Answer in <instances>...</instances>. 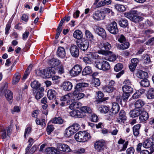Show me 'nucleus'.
I'll list each match as a JSON object with an SVG mask.
<instances>
[{
  "label": "nucleus",
  "instance_id": "obj_59",
  "mask_svg": "<svg viewBox=\"0 0 154 154\" xmlns=\"http://www.w3.org/2000/svg\"><path fill=\"white\" fill-rule=\"evenodd\" d=\"M11 27V22H9L6 25L5 29V34L7 35L9 33V31Z\"/></svg>",
  "mask_w": 154,
  "mask_h": 154
},
{
  "label": "nucleus",
  "instance_id": "obj_47",
  "mask_svg": "<svg viewBox=\"0 0 154 154\" xmlns=\"http://www.w3.org/2000/svg\"><path fill=\"white\" fill-rule=\"evenodd\" d=\"M41 85L37 81L35 80L31 82V87L34 89H37Z\"/></svg>",
  "mask_w": 154,
  "mask_h": 154
},
{
  "label": "nucleus",
  "instance_id": "obj_11",
  "mask_svg": "<svg viewBox=\"0 0 154 154\" xmlns=\"http://www.w3.org/2000/svg\"><path fill=\"white\" fill-rule=\"evenodd\" d=\"M105 15L103 11H95L92 15V17L94 20L99 21L103 20L105 17Z\"/></svg>",
  "mask_w": 154,
  "mask_h": 154
},
{
  "label": "nucleus",
  "instance_id": "obj_38",
  "mask_svg": "<svg viewBox=\"0 0 154 154\" xmlns=\"http://www.w3.org/2000/svg\"><path fill=\"white\" fill-rule=\"evenodd\" d=\"M142 58L144 63L145 64H149L151 62V59L150 57L147 54H143Z\"/></svg>",
  "mask_w": 154,
  "mask_h": 154
},
{
  "label": "nucleus",
  "instance_id": "obj_51",
  "mask_svg": "<svg viewBox=\"0 0 154 154\" xmlns=\"http://www.w3.org/2000/svg\"><path fill=\"white\" fill-rule=\"evenodd\" d=\"M80 109L82 111L85 113H91L92 112L91 109L87 106H82Z\"/></svg>",
  "mask_w": 154,
  "mask_h": 154
},
{
  "label": "nucleus",
  "instance_id": "obj_34",
  "mask_svg": "<svg viewBox=\"0 0 154 154\" xmlns=\"http://www.w3.org/2000/svg\"><path fill=\"white\" fill-rule=\"evenodd\" d=\"M145 104L144 101L141 99L137 100L134 103L135 106L137 108H140L143 106Z\"/></svg>",
  "mask_w": 154,
  "mask_h": 154
},
{
  "label": "nucleus",
  "instance_id": "obj_24",
  "mask_svg": "<svg viewBox=\"0 0 154 154\" xmlns=\"http://www.w3.org/2000/svg\"><path fill=\"white\" fill-rule=\"evenodd\" d=\"M136 75L137 77L140 79H145L148 77V74L146 72L141 70H139L137 71Z\"/></svg>",
  "mask_w": 154,
  "mask_h": 154
},
{
  "label": "nucleus",
  "instance_id": "obj_57",
  "mask_svg": "<svg viewBox=\"0 0 154 154\" xmlns=\"http://www.w3.org/2000/svg\"><path fill=\"white\" fill-rule=\"evenodd\" d=\"M35 73L37 75L42 76L44 78V69L43 70L38 69L36 71Z\"/></svg>",
  "mask_w": 154,
  "mask_h": 154
},
{
  "label": "nucleus",
  "instance_id": "obj_27",
  "mask_svg": "<svg viewBox=\"0 0 154 154\" xmlns=\"http://www.w3.org/2000/svg\"><path fill=\"white\" fill-rule=\"evenodd\" d=\"M145 90L143 89H140L137 91L132 96V98L134 99L139 98L144 93Z\"/></svg>",
  "mask_w": 154,
  "mask_h": 154
},
{
  "label": "nucleus",
  "instance_id": "obj_60",
  "mask_svg": "<svg viewBox=\"0 0 154 154\" xmlns=\"http://www.w3.org/2000/svg\"><path fill=\"white\" fill-rule=\"evenodd\" d=\"M43 95L44 94L43 92L38 91L36 93L35 96V98L37 100H38L42 97Z\"/></svg>",
  "mask_w": 154,
  "mask_h": 154
},
{
  "label": "nucleus",
  "instance_id": "obj_41",
  "mask_svg": "<svg viewBox=\"0 0 154 154\" xmlns=\"http://www.w3.org/2000/svg\"><path fill=\"white\" fill-rule=\"evenodd\" d=\"M98 110L101 113H106L109 111L108 108L106 106H100L98 108Z\"/></svg>",
  "mask_w": 154,
  "mask_h": 154
},
{
  "label": "nucleus",
  "instance_id": "obj_1",
  "mask_svg": "<svg viewBox=\"0 0 154 154\" xmlns=\"http://www.w3.org/2000/svg\"><path fill=\"white\" fill-rule=\"evenodd\" d=\"M88 84L85 83H79L77 84L75 88V90L72 93L73 94V102L74 101L80 99L85 96V94L81 92L83 87L88 86Z\"/></svg>",
  "mask_w": 154,
  "mask_h": 154
},
{
  "label": "nucleus",
  "instance_id": "obj_5",
  "mask_svg": "<svg viewBox=\"0 0 154 154\" xmlns=\"http://www.w3.org/2000/svg\"><path fill=\"white\" fill-rule=\"evenodd\" d=\"M95 66L97 69L103 71L108 70L110 68L109 62L105 60H103L101 62L98 61L95 62Z\"/></svg>",
  "mask_w": 154,
  "mask_h": 154
},
{
  "label": "nucleus",
  "instance_id": "obj_23",
  "mask_svg": "<svg viewBox=\"0 0 154 154\" xmlns=\"http://www.w3.org/2000/svg\"><path fill=\"white\" fill-rule=\"evenodd\" d=\"M49 63L51 67H54L60 64V61L58 59L53 58L49 61Z\"/></svg>",
  "mask_w": 154,
  "mask_h": 154
},
{
  "label": "nucleus",
  "instance_id": "obj_55",
  "mask_svg": "<svg viewBox=\"0 0 154 154\" xmlns=\"http://www.w3.org/2000/svg\"><path fill=\"white\" fill-rule=\"evenodd\" d=\"M123 68V65L121 63H118L116 64L114 68L115 71L118 72L121 70Z\"/></svg>",
  "mask_w": 154,
  "mask_h": 154
},
{
  "label": "nucleus",
  "instance_id": "obj_10",
  "mask_svg": "<svg viewBox=\"0 0 154 154\" xmlns=\"http://www.w3.org/2000/svg\"><path fill=\"white\" fill-rule=\"evenodd\" d=\"M127 119L126 113L123 110H121L119 112V116L117 119V122L121 124H123Z\"/></svg>",
  "mask_w": 154,
  "mask_h": 154
},
{
  "label": "nucleus",
  "instance_id": "obj_7",
  "mask_svg": "<svg viewBox=\"0 0 154 154\" xmlns=\"http://www.w3.org/2000/svg\"><path fill=\"white\" fill-rule=\"evenodd\" d=\"M124 85L122 87V89L123 92L129 93H132L133 88L131 87V84L130 80L127 79L124 82Z\"/></svg>",
  "mask_w": 154,
  "mask_h": 154
},
{
  "label": "nucleus",
  "instance_id": "obj_15",
  "mask_svg": "<svg viewBox=\"0 0 154 154\" xmlns=\"http://www.w3.org/2000/svg\"><path fill=\"white\" fill-rule=\"evenodd\" d=\"M104 146V142L103 140H99L94 143L95 149L98 151L100 152L103 149Z\"/></svg>",
  "mask_w": 154,
  "mask_h": 154
},
{
  "label": "nucleus",
  "instance_id": "obj_26",
  "mask_svg": "<svg viewBox=\"0 0 154 154\" xmlns=\"http://www.w3.org/2000/svg\"><path fill=\"white\" fill-rule=\"evenodd\" d=\"M96 31L99 35L101 36L103 38H106V34L105 30L100 27H97Z\"/></svg>",
  "mask_w": 154,
  "mask_h": 154
},
{
  "label": "nucleus",
  "instance_id": "obj_54",
  "mask_svg": "<svg viewBox=\"0 0 154 154\" xmlns=\"http://www.w3.org/2000/svg\"><path fill=\"white\" fill-rule=\"evenodd\" d=\"M118 41L120 43H123L126 41V38L125 36L122 34L118 36L117 38Z\"/></svg>",
  "mask_w": 154,
  "mask_h": 154
},
{
  "label": "nucleus",
  "instance_id": "obj_35",
  "mask_svg": "<svg viewBox=\"0 0 154 154\" xmlns=\"http://www.w3.org/2000/svg\"><path fill=\"white\" fill-rule=\"evenodd\" d=\"M5 97L9 101L12 99L13 97V94L11 91L8 90H7L5 91Z\"/></svg>",
  "mask_w": 154,
  "mask_h": 154
},
{
  "label": "nucleus",
  "instance_id": "obj_4",
  "mask_svg": "<svg viewBox=\"0 0 154 154\" xmlns=\"http://www.w3.org/2000/svg\"><path fill=\"white\" fill-rule=\"evenodd\" d=\"M80 128V126L78 124H74L66 128L64 134L65 137H69L73 135L78 131Z\"/></svg>",
  "mask_w": 154,
  "mask_h": 154
},
{
  "label": "nucleus",
  "instance_id": "obj_12",
  "mask_svg": "<svg viewBox=\"0 0 154 154\" xmlns=\"http://www.w3.org/2000/svg\"><path fill=\"white\" fill-rule=\"evenodd\" d=\"M57 148L58 151L59 150L66 152H71V150L69 146L66 144L57 143Z\"/></svg>",
  "mask_w": 154,
  "mask_h": 154
},
{
  "label": "nucleus",
  "instance_id": "obj_17",
  "mask_svg": "<svg viewBox=\"0 0 154 154\" xmlns=\"http://www.w3.org/2000/svg\"><path fill=\"white\" fill-rule=\"evenodd\" d=\"M149 118L148 113L146 111L142 109L141 113L139 117L140 121L141 122H145Z\"/></svg>",
  "mask_w": 154,
  "mask_h": 154
},
{
  "label": "nucleus",
  "instance_id": "obj_48",
  "mask_svg": "<svg viewBox=\"0 0 154 154\" xmlns=\"http://www.w3.org/2000/svg\"><path fill=\"white\" fill-rule=\"evenodd\" d=\"M80 104L76 102H74L71 104L69 106V108L71 110H76L80 107Z\"/></svg>",
  "mask_w": 154,
  "mask_h": 154
},
{
  "label": "nucleus",
  "instance_id": "obj_37",
  "mask_svg": "<svg viewBox=\"0 0 154 154\" xmlns=\"http://www.w3.org/2000/svg\"><path fill=\"white\" fill-rule=\"evenodd\" d=\"M87 56L90 58H92L93 59H103L101 58L99 56L97 53H90L87 54Z\"/></svg>",
  "mask_w": 154,
  "mask_h": 154
},
{
  "label": "nucleus",
  "instance_id": "obj_42",
  "mask_svg": "<svg viewBox=\"0 0 154 154\" xmlns=\"http://www.w3.org/2000/svg\"><path fill=\"white\" fill-rule=\"evenodd\" d=\"M52 123L61 124L63 123V120L61 117H55L50 121Z\"/></svg>",
  "mask_w": 154,
  "mask_h": 154
},
{
  "label": "nucleus",
  "instance_id": "obj_44",
  "mask_svg": "<svg viewBox=\"0 0 154 154\" xmlns=\"http://www.w3.org/2000/svg\"><path fill=\"white\" fill-rule=\"evenodd\" d=\"M80 112L78 110H73L70 112L69 114L72 117L80 118L81 117L80 116Z\"/></svg>",
  "mask_w": 154,
  "mask_h": 154
},
{
  "label": "nucleus",
  "instance_id": "obj_62",
  "mask_svg": "<svg viewBox=\"0 0 154 154\" xmlns=\"http://www.w3.org/2000/svg\"><path fill=\"white\" fill-rule=\"evenodd\" d=\"M54 129V127L53 125H48L47 128V131L48 134H49L53 131Z\"/></svg>",
  "mask_w": 154,
  "mask_h": 154
},
{
  "label": "nucleus",
  "instance_id": "obj_56",
  "mask_svg": "<svg viewBox=\"0 0 154 154\" xmlns=\"http://www.w3.org/2000/svg\"><path fill=\"white\" fill-rule=\"evenodd\" d=\"M1 136L3 139H5L8 138V137L6 134V130L5 129H2L1 132Z\"/></svg>",
  "mask_w": 154,
  "mask_h": 154
},
{
  "label": "nucleus",
  "instance_id": "obj_33",
  "mask_svg": "<svg viewBox=\"0 0 154 154\" xmlns=\"http://www.w3.org/2000/svg\"><path fill=\"white\" fill-rule=\"evenodd\" d=\"M140 125L139 124L135 125L133 127V133L134 135L136 137L139 136L140 133L139 130Z\"/></svg>",
  "mask_w": 154,
  "mask_h": 154
},
{
  "label": "nucleus",
  "instance_id": "obj_25",
  "mask_svg": "<svg viewBox=\"0 0 154 154\" xmlns=\"http://www.w3.org/2000/svg\"><path fill=\"white\" fill-rule=\"evenodd\" d=\"M62 87L65 91H69L72 89V85L69 82H65L63 83Z\"/></svg>",
  "mask_w": 154,
  "mask_h": 154
},
{
  "label": "nucleus",
  "instance_id": "obj_58",
  "mask_svg": "<svg viewBox=\"0 0 154 154\" xmlns=\"http://www.w3.org/2000/svg\"><path fill=\"white\" fill-rule=\"evenodd\" d=\"M100 84V82L99 79L98 78H94L92 83V85L95 87H97L99 86Z\"/></svg>",
  "mask_w": 154,
  "mask_h": 154
},
{
  "label": "nucleus",
  "instance_id": "obj_3",
  "mask_svg": "<svg viewBox=\"0 0 154 154\" xmlns=\"http://www.w3.org/2000/svg\"><path fill=\"white\" fill-rule=\"evenodd\" d=\"M90 137V134L85 131H79L75 135V140L80 142H84L87 141Z\"/></svg>",
  "mask_w": 154,
  "mask_h": 154
},
{
  "label": "nucleus",
  "instance_id": "obj_13",
  "mask_svg": "<svg viewBox=\"0 0 154 154\" xmlns=\"http://www.w3.org/2000/svg\"><path fill=\"white\" fill-rule=\"evenodd\" d=\"M82 69V66L79 65H76L71 70L70 73L72 76H77L79 74Z\"/></svg>",
  "mask_w": 154,
  "mask_h": 154
},
{
  "label": "nucleus",
  "instance_id": "obj_30",
  "mask_svg": "<svg viewBox=\"0 0 154 154\" xmlns=\"http://www.w3.org/2000/svg\"><path fill=\"white\" fill-rule=\"evenodd\" d=\"M73 37L78 39V40H82L81 39L82 37V32L79 29L75 31L73 33Z\"/></svg>",
  "mask_w": 154,
  "mask_h": 154
},
{
  "label": "nucleus",
  "instance_id": "obj_9",
  "mask_svg": "<svg viewBox=\"0 0 154 154\" xmlns=\"http://www.w3.org/2000/svg\"><path fill=\"white\" fill-rule=\"evenodd\" d=\"M124 14L125 17L135 23L138 22L142 20L141 17L134 15L131 13H125Z\"/></svg>",
  "mask_w": 154,
  "mask_h": 154
},
{
  "label": "nucleus",
  "instance_id": "obj_50",
  "mask_svg": "<svg viewBox=\"0 0 154 154\" xmlns=\"http://www.w3.org/2000/svg\"><path fill=\"white\" fill-rule=\"evenodd\" d=\"M115 7L117 11H124L126 10L125 6L121 4H116Z\"/></svg>",
  "mask_w": 154,
  "mask_h": 154
},
{
  "label": "nucleus",
  "instance_id": "obj_39",
  "mask_svg": "<svg viewBox=\"0 0 154 154\" xmlns=\"http://www.w3.org/2000/svg\"><path fill=\"white\" fill-rule=\"evenodd\" d=\"M148 99H152L154 98V89L150 88L149 89L146 95Z\"/></svg>",
  "mask_w": 154,
  "mask_h": 154
},
{
  "label": "nucleus",
  "instance_id": "obj_6",
  "mask_svg": "<svg viewBox=\"0 0 154 154\" xmlns=\"http://www.w3.org/2000/svg\"><path fill=\"white\" fill-rule=\"evenodd\" d=\"M76 44L78 46L84 51L86 50L89 47V42L87 40H78Z\"/></svg>",
  "mask_w": 154,
  "mask_h": 154
},
{
  "label": "nucleus",
  "instance_id": "obj_53",
  "mask_svg": "<svg viewBox=\"0 0 154 154\" xmlns=\"http://www.w3.org/2000/svg\"><path fill=\"white\" fill-rule=\"evenodd\" d=\"M35 122L37 124L40 125L43 127L45 126V120L44 119H41L40 120L37 119L35 120Z\"/></svg>",
  "mask_w": 154,
  "mask_h": 154
},
{
  "label": "nucleus",
  "instance_id": "obj_29",
  "mask_svg": "<svg viewBox=\"0 0 154 154\" xmlns=\"http://www.w3.org/2000/svg\"><path fill=\"white\" fill-rule=\"evenodd\" d=\"M111 109L112 113L115 114H116L120 110V107L118 103L113 102L112 103Z\"/></svg>",
  "mask_w": 154,
  "mask_h": 154
},
{
  "label": "nucleus",
  "instance_id": "obj_8",
  "mask_svg": "<svg viewBox=\"0 0 154 154\" xmlns=\"http://www.w3.org/2000/svg\"><path fill=\"white\" fill-rule=\"evenodd\" d=\"M106 28L108 31L111 33L116 34L119 32L116 23L114 21L108 25Z\"/></svg>",
  "mask_w": 154,
  "mask_h": 154
},
{
  "label": "nucleus",
  "instance_id": "obj_20",
  "mask_svg": "<svg viewBox=\"0 0 154 154\" xmlns=\"http://www.w3.org/2000/svg\"><path fill=\"white\" fill-rule=\"evenodd\" d=\"M45 151L47 154H59L60 153L57 149L54 147H48Z\"/></svg>",
  "mask_w": 154,
  "mask_h": 154
},
{
  "label": "nucleus",
  "instance_id": "obj_16",
  "mask_svg": "<svg viewBox=\"0 0 154 154\" xmlns=\"http://www.w3.org/2000/svg\"><path fill=\"white\" fill-rule=\"evenodd\" d=\"M55 72L54 69H44V78H50L55 74Z\"/></svg>",
  "mask_w": 154,
  "mask_h": 154
},
{
  "label": "nucleus",
  "instance_id": "obj_63",
  "mask_svg": "<svg viewBox=\"0 0 154 154\" xmlns=\"http://www.w3.org/2000/svg\"><path fill=\"white\" fill-rule=\"evenodd\" d=\"M135 150L133 147H130L127 149V154H134Z\"/></svg>",
  "mask_w": 154,
  "mask_h": 154
},
{
  "label": "nucleus",
  "instance_id": "obj_14",
  "mask_svg": "<svg viewBox=\"0 0 154 154\" xmlns=\"http://www.w3.org/2000/svg\"><path fill=\"white\" fill-rule=\"evenodd\" d=\"M69 51L72 56L76 57L79 54V51L78 47L75 45H72L69 48Z\"/></svg>",
  "mask_w": 154,
  "mask_h": 154
},
{
  "label": "nucleus",
  "instance_id": "obj_32",
  "mask_svg": "<svg viewBox=\"0 0 154 154\" xmlns=\"http://www.w3.org/2000/svg\"><path fill=\"white\" fill-rule=\"evenodd\" d=\"M56 96V92L54 90H49L47 92V97L49 100H52Z\"/></svg>",
  "mask_w": 154,
  "mask_h": 154
},
{
  "label": "nucleus",
  "instance_id": "obj_28",
  "mask_svg": "<svg viewBox=\"0 0 154 154\" xmlns=\"http://www.w3.org/2000/svg\"><path fill=\"white\" fill-rule=\"evenodd\" d=\"M97 99L100 102H103L108 99L109 97H103V94L101 91H98L97 92Z\"/></svg>",
  "mask_w": 154,
  "mask_h": 154
},
{
  "label": "nucleus",
  "instance_id": "obj_64",
  "mask_svg": "<svg viewBox=\"0 0 154 154\" xmlns=\"http://www.w3.org/2000/svg\"><path fill=\"white\" fill-rule=\"evenodd\" d=\"M22 20L26 22L28 21L29 19V16L28 14H23L21 17Z\"/></svg>",
  "mask_w": 154,
  "mask_h": 154
},
{
  "label": "nucleus",
  "instance_id": "obj_36",
  "mask_svg": "<svg viewBox=\"0 0 154 154\" xmlns=\"http://www.w3.org/2000/svg\"><path fill=\"white\" fill-rule=\"evenodd\" d=\"M92 72V70L91 67L89 66H87L83 69L82 72V74L83 75H86L91 73Z\"/></svg>",
  "mask_w": 154,
  "mask_h": 154
},
{
  "label": "nucleus",
  "instance_id": "obj_22",
  "mask_svg": "<svg viewBox=\"0 0 154 154\" xmlns=\"http://www.w3.org/2000/svg\"><path fill=\"white\" fill-rule=\"evenodd\" d=\"M130 46L129 43L126 41L121 44H118L117 45V48L121 50H123L128 48Z\"/></svg>",
  "mask_w": 154,
  "mask_h": 154
},
{
  "label": "nucleus",
  "instance_id": "obj_19",
  "mask_svg": "<svg viewBox=\"0 0 154 154\" xmlns=\"http://www.w3.org/2000/svg\"><path fill=\"white\" fill-rule=\"evenodd\" d=\"M73 94L71 93H69L67 94L62 96L60 98V100L61 101H63L67 100V103L70 101L73 102Z\"/></svg>",
  "mask_w": 154,
  "mask_h": 154
},
{
  "label": "nucleus",
  "instance_id": "obj_52",
  "mask_svg": "<svg viewBox=\"0 0 154 154\" xmlns=\"http://www.w3.org/2000/svg\"><path fill=\"white\" fill-rule=\"evenodd\" d=\"M104 92L110 93L112 92L114 90V88L112 87H110L108 85L104 87L103 88Z\"/></svg>",
  "mask_w": 154,
  "mask_h": 154
},
{
  "label": "nucleus",
  "instance_id": "obj_61",
  "mask_svg": "<svg viewBox=\"0 0 154 154\" xmlns=\"http://www.w3.org/2000/svg\"><path fill=\"white\" fill-rule=\"evenodd\" d=\"M130 95V94L127 92H124L122 97L123 100H127Z\"/></svg>",
  "mask_w": 154,
  "mask_h": 154
},
{
  "label": "nucleus",
  "instance_id": "obj_18",
  "mask_svg": "<svg viewBox=\"0 0 154 154\" xmlns=\"http://www.w3.org/2000/svg\"><path fill=\"white\" fill-rule=\"evenodd\" d=\"M141 110L136 109L132 110L129 112L130 117L133 118L138 117L140 115Z\"/></svg>",
  "mask_w": 154,
  "mask_h": 154
},
{
  "label": "nucleus",
  "instance_id": "obj_46",
  "mask_svg": "<svg viewBox=\"0 0 154 154\" xmlns=\"http://www.w3.org/2000/svg\"><path fill=\"white\" fill-rule=\"evenodd\" d=\"M86 38L90 41H92L94 39V36L88 30H86L85 32Z\"/></svg>",
  "mask_w": 154,
  "mask_h": 154
},
{
  "label": "nucleus",
  "instance_id": "obj_45",
  "mask_svg": "<svg viewBox=\"0 0 154 154\" xmlns=\"http://www.w3.org/2000/svg\"><path fill=\"white\" fill-rule=\"evenodd\" d=\"M140 85L143 87H147L149 86V81L146 79L142 80L140 82Z\"/></svg>",
  "mask_w": 154,
  "mask_h": 154
},
{
  "label": "nucleus",
  "instance_id": "obj_43",
  "mask_svg": "<svg viewBox=\"0 0 154 154\" xmlns=\"http://www.w3.org/2000/svg\"><path fill=\"white\" fill-rule=\"evenodd\" d=\"M119 25L122 27H125L128 25L127 20L125 18H122L119 21Z\"/></svg>",
  "mask_w": 154,
  "mask_h": 154
},
{
  "label": "nucleus",
  "instance_id": "obj_2",
  "mask_svg": "<svg viewBox=\"0 0 154 154\" xmlns=\"http://www.w3.org/2000/svg\"><path fill=\"white\" fill-rule=\"evenodd\" d=\"M99 48L101 49L98 51V53L105 56H109L112 54V52L110 51H108L111 48V45L108 42L103 43L100 42L98 44Z\"/></svg>",
  "mask_w": 154,
  "mask_h": 154
},
{
  "label": "nucleus",
  "instance_id": "obj_49",
  "mask_svg": "<svg viewBox=\"0 0 154 154\" xmlns=\"http://www.w3.org/2000/svg\"><path fill=\"white\" fill-rule=\"evenodd\" d=\"M83 61L86 63V64L91 65L93 63V62L91 60V58H90L88 57H84L82 58Z\"/></svg>",
  "mask_w": 154,
  "mask_h": 154
},
{
  "label": "nucleus",
  "instance_id": "obj_40",
  "mask_svg": "<svg viewBox=\"0 0 154 154\" xmlns=\"http://www.w3.org/2000/svg\"><path fill=\"white\" fill-rule=\"evenodd\" d=\"M152 142L150 139H146L143 142V146L145 148H149L152 145Z\"/></svg>",
  "mask_w": 154,
  "mask_h": 154
},
{
  "label": "nucleus",
  "instance_id": "obj_21",
  "mask_svg": "<svg viewBox=\"0 0 154 154\" xmlns=\"http://www.w3.org/2000/svg\"><path fill=\"white\" fill-rule=\"evenodd\" d=\"M57 54L60 58H64L66 56V52L64 48L62 47H59L57 51Z\"/></svg>",
  "mask_w": 154,
  "mask_h": 154
},
{
  "label": "nucleus",
  "instance_id": "obj_31",
  "mask_svg": "<svg viewBox=\"0 0 154 154\" xmlns=\"http://www.w3.org/2000/svg\"><path fill=\"white\" fill-rule=\"evenodd\" d=\"M20 75L18 72L16 73L13 77L12 83L13 85H16L19 82L20 78Z\"/></svg>",
  "mask_w": 154,
  "mask_h": 154
}]
</instances>
